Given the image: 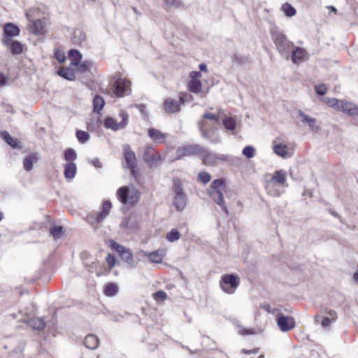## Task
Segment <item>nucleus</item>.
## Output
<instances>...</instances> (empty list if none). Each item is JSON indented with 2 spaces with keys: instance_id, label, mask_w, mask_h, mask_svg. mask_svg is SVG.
I'll return each mask as SVG.
<instances>
[{
  "instance_id": "1",
  "label": "nucleus",
  "mask_w": 358,
  "mask_h": 358,
  "mask_svg": "<svg viewBox=\"0 0 358 358\" xmlns=\"http://www.w3.org/2000/svg\"><path fill=\"white\" fill-rule=\"evenodd\" d=\"M221 110L217 114L206 112L198 121L197 124L201 136L213 143H220L221 138L216 131L220 125Z\"/></svg>"
},
{
  "instance_id": "2",
  "label": "nucleus",
  "mask_w": 358,
  "mask_h": 358,
  "mask_svg": "<svg viewBox=\"0 0 358 358\" xmlns=\"http://www.w3.org/2000/svg\"><path fill=\"white\" fill-rule=\"evenodd\" d=\"M287 187V173L283 170L275 171L265 180V189L272 196H280Z\"/></svg>"
},
{
  "instance_id": "3",
  "label": "nucleus",
  "mask_w": 358,
  "mask_h": 358,
  "mask_svg": "<svg viewBox=\"0 0 358 358\" xmlns=\"http://www.w3.org/2000/svg\"><path fill=\"white\" fill-rule=\"evenodd\" d=\"M226 185L223 179L214 180L208 189L210 197L220 206L222 210L228 214V209L225 205L223 192L225 191Z\"/></svg>"
},
{
  "instance_id": "4",
  "label": "nucleus",
  "mask_w": 358,
  "mask_h": 358,
  "mask_svg": "<svg viewBox=\"0 0 358 358\" xmlns=\"http://www.w3.org/2000/svg\"><path fill=\"white\" fill-rule=\"evenodd\" d=\"M320 99L330 107L341 110L350 116L358 117V106L351 102L338 100L335 98L321 97Z\"/></svg>"
},
{
  "instance_id": "5",
  "label": "nucleus",
  "mask_w": 358,
  "mask_h": 358,
  "mask_svg": "<svg viewBox=\"0 0 358 358\" xmlns=\"http://www.w3.org/2000/svg\"><path fill=\"white\" fill-rule=\"evenodd\" d=\"M173 205L176 210L182 211L187 204V196L183 186L178 179L174 180L172 188Z\"/></svg>"
},
{
  "instance_id": "6",
  "label": "nucleus",
  "mask_w": 358,
  "mask_h": 358,
  "mask_svg": "<svg viewBox=\"0 0 358 358\" xmlns=\"http://www.w3.org/2000/svg\"><path fill=\"white\" fill-rule=\"evenodd\" d=\"M117 195L124 204H134L140 198V192L134 187H122L118 189Z\"/></svg>"
},
{
  "instance_id": "7",
  "label": "nucleus",
  "mask_w": 358,
  "mask_h": 358,
  "mask_svg": "<svg viewBox=\"0 0 358 358\" xmlns=\"http://www.w3.org/2000/svg\"><path fill=\"white\" fill-rule=\"evenodd\" d=\"M271 34L272 40L280 53L287 51L293 46V43L288 41L285 35L277 29H271Z\"/></svg>"
},
{
  "instance_id": "8",
  "label": "nucleus",
  "mask_w": 358,
  "mask_h": 358,
  "mask_svg": "<svg viewBox=\"0 0 358 358\" xmlns=\"http://www.w3.org/2000/svg\"><path fill=\"white\" fill-rule=\"evenodd\" d=\"M239 283V280L235 275L226 274L222 276L220 286L223 292L231 294L235 292Z\"/></svg>"
},
{
  "instance_id": "9",
  "label": "nucleus",
  "mask_w": 358,
  "mask_h": 358,
  "mask_svg": "<svg viewBox=\"0 0 358 358\" xmlns=\"http://www.w3.org/2000/svg\"><path fill=\"white\" fill-rule=\"evenodd\" d=\"M129 115L127 112L121 110L119 114V121L117 118L107 117L105 120L104 125L107 129H110L113 131L124 129L128 123Z\"/></svg>"
},
{
  "instance_id": "10",
  "label": "nucleus",
  "mask_w": 358,
  "mask_h": 358,
  "mask_svg": "<svg viewBox=\"0 0 358 358\" xmlns=\"http://www.w3.org/2000/svg\"><path fill=\"white\" fill-rule=\"evenodd\" d=\"M199 155L201 157L203 163L206 165H214L218 161H227L228 157L224 155L211 152L206 148L201 146V150Z\"/></svg>"
},
{
  "instance_id": "11",
  "label": "nucleus",
  "mask_w": 358,
  "mask_h": 358,
  "mask_svg": "<svg viewBox=\"0 0 358 358\" xmlns=\"http://www.w3.org/2000/svg\"><path fill=\"white\" fill-rule=\"evenodd\" d=\"M110 208V202L104 201L102 204L101 211L87 215L86 220L92 226H97L108 215Z\"/></svg>"
},
{
  "instance_id": "12",
  "label": "nucleus",
  "mask_w": 358,
  "mask_h": 358,
  "mask_svg": "<svg viewBox=\"0 0 358 358\" xmlns=\"http://www.w3.org/2000/svg\"><path fill=\"white\" fill-rule=\"evenodd\" d=\"M110 246L118 252L121 259L126 262L131 267L136 266V262L134 260L133 254L129 249L113 241H110Z\"/></svg>"
},
{
  "instance_id": "13",
  "label": "nucleus",
  "mask_w": 358,
  "mask_h": 358,
  "mask_svg": "<svg viewBox=\"0 0 358 358\" xmlns=\"http://www.w3.org/2000/svg\"><path fill=\"white\" fill-rule=\"evenodd\" d=\"M190 80L187 83L188 90L195 94H200L201 97L206 96L202 90V83L200 81L201 73L199 71H192L190 73Z\"/></svg>"
},
{
  "instance_id": "14",
  "label": "nucleus",
  "mask_w": 358,
  "mask_h": 358,
  "mask_svg": "<svg viewBox=\"0 0 358 358\" xmlns=\"http://www.w3.org/2000/svg\"><path fill=\"white\" fill-rule=\"evenodd\" d=\"M113 87L114 94L118 97L129 95L131 92V82L126 78L117 79Z\"/></svg>"
},
{
  "instance_id": "15",
  "label": "nucleus",
  "mask_w": 358,
  "mask_h": 358,
  "mask_svg": "<svg viewBox=\"0 0 358 358\" xmlns=\"http://www.w3.org/2000/svg\"><path fill=\"white\" fill-rule=\"evenodd\" d=\"M124 158L127 164V167L131 171V174L136 178L137 162L135 153L131 150L129 145L124 146Z\"/></svg>"
},
{
  "instance_id": "16",
  "label": "nucleus",
  "mask_w": 358,
  "mask_h": 358,
  "mask_svg": "<svg viewBox=\"0 0 358 358\" xmlns=\"http://www.w3.org/2000/svg\"><path fill=\"white\" fill-rule=\"evenodd\" d=\"M276 322L279 329L283 332L289 331L295 327L294 317L285 316L282 313H278Z\"/></svg>"
},
{
  "instance_id": "17",
  "label": "nucleus",
  "mask_w": 358,
  "mask_h": 358,
  "mask_svg": "<svg viewBox=\"0 0 358 358\" xmlns=\"http://www.w3.org/2000/svg\"><path fill=\"white\" fill-rule=\"evenodd\" d=\"M143 157V160L149 164L150 168L157 166L161 159L160 155L155 153V150L151 146L144 148Z\"/></svg>"
},
{
  "instance_id": "18",
  "label": "nucleus",
  "mask_w": 358,
  "mask_h": 358,
  "mask_svg": "<svg viewBox=\"0 0 358 358\" xmlns=\"http://www.w3.org/2000/svg\"><path fill=\"white\" fill-rule=\"evenodd\" d=\"M20 29L15 24L8 22L3 27V36L1 39V43H9L10 40L13 39V37L17 36L20 34Z\"/></svg>"
},
{
  "instance_id": "19",
  "label": "nucleus",
  "mask_w": 358,
  "mask_h": 358,
  "mask_svg": "<svg viewBox=\"0 0 358 358\" xmlns=\"http://www.w3.org/2000/svg\"><path fill=\"white\" fill-rule=\"evenodd\" d=\"M200 150L201 146L199 145H187L179 147L176 150V159L191 155H199Z\"/></svg>"
},
{
  "instance_id": "20",
  "label": "nucleus",
  "mask_w": 358,
  "mask_h": 358,
  "mask_svg": "<svg viewBox=\"0 0 358 358\" xmlns=\"http://www.w3.org/2000/svg\"><path fill=\"white\" fill-rule=\"evenodd\" d=\"M164 108L166 113H176L180 111V104L173 99L167 98L164 101Z\"/></svg>"
},
{
  "instance_id": "21",
  "label": "nucleus",
  "mask_w": 358,
  "mask_h": 358,
  "mask_svg": "<svg viewBox=\"0 0 358 358\" xmlns=\"http://www.w3.org/2000/svg\"><path fill=\"white\" fill-rule=\"evenodd\" d=\"M273 152L282 158H289L292 156V150L283 143L275 144L273 146Z\"/></svg>"
},
{
  "instance_id": "22",
  "label": "nucleus",
  "mask_w": 358,
  "mask_h": 358,
  "mask_svg": "<svg viewBox=\"0 0 358 358\" xmlns=\"http://www.w3.org/2000/svg\"><path fill=\"white\" fill-rule=\"evenodd\" d=\"M221 120L227 130L230 131L233 134H236V122L232 117L227 116L221 111Z\"/></svg>"
},
{
  "instance_id": "23",
  "label": "nucleus",
  "mask_w": 358,
  "mask_h": 358,
  "mask_svg": "<svg viewBox=\"0 0 358 358\" xmlns=\"http://www.w3.org/2000/svg\"><path fill=\"white\" fill-rule=\"evenodd\" d=\"M299 115L301 118V122L308 124L310 129L313 131H318L320 127L317 124L315 118L311 117L305 114L302 110L299 111Z\"/></svg>"
},
{
  "instance_id": "24",
  "label": "nucleus",
  "mask_w": 358,
  "mask_h": 358,
  "mask_svg": "<svg viewBox=\"0 0 358 358\" xmlns=\"http://www.w3.org/2000/svg\"><path fill=\"white\" fill-rule=\"evenodd\" d=\"M307 57V52L302 48L296 47L292 52L291 59L293 63L299 64Z\"/></svg>"
},
{
  "instance_id": "25",
  "label": "nucleus",
  "mask_w": 358,
  "mask_h": 358,
  "mask_svg": "<svg viewBox=\"0 0 358 358\" xmlns=\"http://www.w3.org/2000/svg\"><path fill=\"white\" fill-rule=\"evenodd\" d=\"M148 132L150 138L156 143H162L166 140V135L157 129L150 128Z\"/></svg>"
},
{
  "instance_id": "26",
  "label": "nucleus",
  "mask_w": 358,
  "mask_h": 358,
  "mask_svg": "<svg viewBox=\"0 0 358 358\" xmlns=\"http://www.w3.org/2000/svg\"><path fill=\"white\" fill-rule=\"evenodd\" d=\"M2 44L6 46L13 55H20L22 52L23 45L17 41L12 39L9 43H2Z\"/></svg>"
},
{
  "instance_id": "27",
  "label": "nucleus",
  "mask_w": 358,
  "mask_h": 358,
  "mask_svg": "<svg viewBox=\"0 0 358 358\" xmlns=\"http://www.w3.org/2000/svg\"><path fill=\"white\" fill-rule=\"evenodd\" d=\"M33 329L43 330L45 327V322L41 317H34L26 322Z\"/></svg>"
},
{
  "instance_id": "28",
  "label": "nucleus",
  "mask_w": 358,
  "mask_h": 358,
  "mask_svg": "<svg viewBox=\"0 0 358 358\" xmlns=\"http://www.w3.org/2000/svg\"><path fill=\"white\" fill-rule=\"evenodd\" d=\"M38 157L36 153H32L27 156L23 161L24 169L30 171L33 169V164L37 162Z\"/></svg>"
},
{
  "instance_id": "29",
  "label": "nucleus",
  "mask_w": 358,
  "mask_h": 358,
  "mask_svg": "<svg viewBox=\"0 0 358 358\" xmlns=\"http://www.w3.org/2000/svg\"><path fill=\"white\" fill-rule=\"evenodd\" d=\"M76 165L73 162H69L65 165L64 174L66 179H73L76 173Z\"/></svg>"
},
{
  "instance_id": "30",
  "label": "nucleus",
  "mask_w": 358,
  "mask_h": 358,
  "mask_svg": "<svg viewBox=\"0 0 358 358\" xmlns=\"http://www.w3.org/2000/svg\"><path fill=\"white\" fill-rule=\"evenodd\" d=\"M84 343L87 348L94 350L99 345V339L96 336L90 334L85 337Z\"/></svg>"
},
{
  "instance_id": "31",
  "label": "nucleus",
  "mask_w": 358,
  "mask_h": 358,
  "mask_svg": "<svg viewBox=\"0 0 358 358\" xmlns=\"http://www.w3.org/2000/svg\"><path fill=\"white\" fill-rule=\"evenodd\" d=\"M57 73L59 76L68 80H74L76 78V75L74 71L68 67H62L58 71Z\"/></svg>"
},
{
  "instance_id": "32",
  "label": "nucleus",
  "mask_w": 358,
  "mask_h": 358,
  "mask_svg": "<svg viewBox=\"0 0 358 358\" xmlns=\"http://www.w3.org/2000/svg\"><path fill=\"white\" fill-rule=\"evenodd\" d=\"M86 35L83 31L79 29H76L73 31L72 36V41L74 43L81 45L85 41Z\"/></svg>"
},
{
  "instance_id": "33",
  "label": "nucleus",
  "mask_w": 358,
  "mask_h": 358,
  "mask_svg": "<svg viewBox=\"0 0 358 358\" xmlns=\"http://www.w3.org/2000/svg\"><path fill=\"white\" fill-rule=\"evenodd\" d=\"M165 255L164 250H158L157 251L148 253V257L150 262L154 263H160L162 262Z\"/></svg>"
},
{
  "instance_id": "34",
  "label": "nucleus",
  "mask_w": 358,
  "mask_h": 358,
  "mask_svg": "<svg viewBox=\"0 0 358 358\" xmlns=\"http://www.w3.org/2000/svg\"><path fill=\"white\" fill-rule=\"evenodd\" d=\"M121 227L123 229H127V232H131L135 229L137 228V224L136 223L134 219L131 217L124 218L122 223Z\"/></svg>"
},
{
  "instance_id": "35",
  "label": "nucleus",
  "mask_w": 358,
  "mask_h": 358,
  "mask_svg": "<svg viewBox=\"0 0 358 358\" xmlns=\"http://www.w3.org/2000/svg\"><path fill=\"white\" fill-rule=\"evenodd\" d=\"M45 22L41 20H36L33 22L31 31L36 34H41L45 27Z\"/></svg>"
},
{
  "instance_id": "36",
  "label": "nucleus",
  "mask_w": 358,
  "mask_h": 358,
  "mask_svg": "<svg viewBox=\"0 0 358 358\" xmlns=\"http://www.w3.org/2000/svg\"><path fill=\"white\" fill-rule=\"evenodd\" d=\"M69 59L71 60V66L78 64V63L81 61L82 59L81 53L76 50H71L69 52Z\"/></svg>"
},
{
  "instance_id": "37",
  "label": "nucleus",
  "mask_w": 358,
  "mask_h": 358,
  "mask_svg": "<svg viewBox=\"0 0 358 358\" xmlns=\"http://www.w3.org/2000/svg\"><path fill=\"white\" fill-rule=\"evenodd\" d=\"M166 238L170 243L177 241L180 238V233L178 229H172L166 234Z\"/></svg>"
},
{
  "instance_id": "38",
  "label": "nucleus",
  "mask_w": 358,
  "mask_h": 358,
  "mask_svg": "<svg viewBox=\"0 0 358 358\" xmlns=\"http://www.w3.org/2000/svg\"><path fill=\"white\" fill-rule=\"evenodd\" d=\"M50 234L55 239L60 238L64 234V229L61 226L53 225L49 230Z\"/></svg>"
},
{
  "instance_id": "39",
  "label": "nucleus",
  "mask_w": 358,
  "mask_h": 358,
  "mask_svg": "<svg viewBox=\"0 0 358 358\" xmlns=\"http://www.w3.org/2000/svg\"><path fill=\"white\" fill-rule=\"evenodd\" d=\"M105 101L99 95L95 96L93 100L94 110L99 112L103 108Z\"/></svg>"
},
{
  "instance_id": "40",
  "label": "nucleus",
  "mask_w": 358,
  "mask_h": 358,
  "mask_svg": "<svg viewBox=\"0 0 358 358\" xmlns=\"http://www.w3.org/2000/svg\"><path fill=\"white\" fill-rule=\"evenodd\" d=\"M231 60L233 63L242 65L248 62L249 58L245 55L235 53L231 57Z\"/></svg>"
},
{
  "instance_id": "41",
  "label": "nucleus",
  "mask_w": 358,
  "mask_h": 358,
  "mask_svg": "<svg viewBox=\"0 0 358 358\" xmlns=\"http://www.w3.org/2000/svg\"><path fill=\"white\" fill-rule=\"evenodd\" d=\"M117 286L115 283H108L105 287L104 294L108 296H113L117 294Z\"/></svg>"
},
{
  "instance_id": "42",
  "label": "nucleus",
  "mask_w": 358,
  "mask_h": 358,
  "mask_svg": "<svg viewBox=\"0 0 358 358\" xmlns=\"http://www.w3.org/2000/svg\"><path fill=\"white\" fill-rule=\"evenodd\" d=\"M2 138L11 147L15 148L17 145V141L13 138L7 131H3L1 134Z\"/></svg>"
},
{
  "instance_id": "43",
  "label": "nucleus",
  "mask_w": 358,
  "mask_h": 358,
  "mask_svg": "<svg viewBox=\"0 0 358 358\" xmlns=\"http://www.w3.org/2000/svg\"><path fill=\"white\" fill-rule=\"evenodd\" d=\"M281 9L287 17H292L296 14L295 8L289 3H285Z\"/></svg>"
},
{
  "instance_id": "44",
  "label": "nucleus",
  "mask_w": 358,
  "mask_h": 358,
  "mask_svg": "<svg viewBox=\"0 0 358 358\" xmlns=\"http://www.w3.org/2000/svg\"><path fill=\"white\" fill-rule=\"evenodd\" d=\"M92 65L91 62H80L78 64H76L75 66L77 67V71L80 73H83L90 70V67Z\"/></svg>"
},
{
  "instance_id": "45",
  "label": "nucleus",
  "mask_w": 358,
  "mask_h": 358,
  "mask_svg": "<svg viewBox=\"0 0 358 358\" xmlns=\"http://www.w3.org/2000/svg\"><path fill=\"white\" fill-rule=\"evenodd\" d=\"M77 157V154L72 148H68L64 152V159L66 161L72 162Z\"/></svg>"
},
{
  "instance_id": "46",
  "label": "nucleus",
  "mask_w": 358,
  "mask_h": 358,
  "mask_svg": "<svg viewBox=\"0 0 358 358\" xmlns=\"http://www.w3.org/2000/svg\"><path fill=\"white\" fill-rule=\"evenodd\" d=\"M76 137L80 143H84L89 140L90 135L86 131L78 130L76 131Z\"/></svg>"
},
{
  "instance_id": "47",
  "label": "nucleus",
  "mask_w": 358,
  "mask_h": 358,
  "mask_svg": "<svg viewBox=\"0 0 358 358\" xmlns=\"http://www.w3.org/2000/svg\"><path fill=\"white\" fill-rule=\"evenodd\" d=\"M198 179L200 182H203V184H207L210 182L211 179V176L210 173L206 171H201L198 175Z\"/></svg>"
},
{
  "instance_id": "48",
  "label": "nucleus",
  "mask_w": 358,
  "mask_h": 358,
  "mask_svg": "<svg viewBox=\"0 0 358 358\" xmlns=\"http://www.w3.org/2000/svg\"><path fill=\"white\" fill-rule=\"evenodd\" d=\"M242 152L247 158H252L255 156V149L251 145H247L243 148Z\"/></svg>"
},
{
  "instance_id": "49",
  "label": "nucleus",
  "mask_w": 358,
  "mask_h": 358,
  "mask_svg": "<svg viewBox=\"0 0 358 358\" xmlns=\"http://www.w3.org/2000/svg\"><path fill=\"white\" fill-rule=\"evenodd\" d=\"M55 57L59 63L64 62L66 59L64 52L59 48L55 50Z\"/></svg>"
},
{
  "instance_id": "50",
  "label": "nucleus",
  "mask_w": 358,
  "mask_h": 358,
  "mask_svg": "<svg viewBox=\"0 0 358 358\" xmlns=\"http://www.w3.org/2000/svg\"><path fill=\"white\" fill-rule=\"evenodd\" d=\"M153 299L157 301H164L166 298V294L162 290L157 291L152 294Z\"/></svg>"
},
{
  "instance_id": "51",
  "label": "nucleus",
  "mask_w": 358,
  "mask_h": 358,
  "mask_svg": "<svg viewBox=\"0 0 358 358\" xmlns=\"http://www.w3.org/2000/svg\"><path fill=\"white\" fill-rule=\"evenodd\" d=\"M315 90L316 91V93L319 95H324L326 94L327 91V87L324 84L317 85L315 86Z\"/></svg>"
},
{
  "instance_id": "52",
  "label": "nucleus",
  "mask_w": 358,
  "mask_h": 358,
  "mask_svg": "<svg viewBox=\"0 0 358 358\" xmlns=\"http://www.w3.org/2000/svg\"><path fill=\"white\" fill-rule=\"evenodd\" d=\"M106 261L108 265L109 268L111 269L115 264L116 259L113 255L108 254L106 258Z\"/></svg>"
},
{
  "instance_id": "53",
  "label": "nucleus",
  "mask_w": 358,
  "mask_h": 358,
  "mask_svg": "<svg viewBox=\"0 0 358 358\" xmlns=\"http://www.w3.org/2000/svg\"><path fill=\"white\" fill-rule=\"evenodd\" d=\"M332 320L329 317H325L322 319L321 324L324 328L329 329L330 324L333 322Z\"/></svg>"
},
{
  "instance_id": "54",
  "label": "nucleus",
  "mask_w": 358,
  "mask_h": 358,
  "mask_svg": "<svg viewBox=\"0 0 358 358\" xmlns=\"http://www.w3.org/2000/svg\"><path fill=\"white\" fill-rule=\"evenodd\" d=\"M8 78L4 74L0 73V86H4L8 85Z\"/></svg>"
},
{
  "instance_id": "55",
  "label": "nucleus",
  "mask_w": 358,
  "mask_h": 358,
  "mask_svg": "<svg viewBox=\"0 0 358 358\" xmlns=\"http://www.w3.org/2000/svg\"><path fill=\"white\" fill-rule=\"evenodd\" d=\"M90 163L96 168L101 167V163L98 158L92 159V160H90Z\"/></svg>"
},
{
  "instance_id": "56",
  "label": "nucleus",
  "mask_w": 358,
  "mask_h": 358,
  "mask_svg": "<svg viewBox=\"0 0 358 358\" xmlns=\"http://www.w3.org/2000/svg\"><path fill=\"white\" fill-rule=\"evenodd\" d=\"M327 314H328V317H330L331 320H332V321H335L336 320V313L333 310H329L328 312H327Z\"/></svg>"
},
{
  "instance_id": "57",
  "label": "nucleus",
  "mask_w": 358,
  "mask_h": 358,
  "mask_svg": "<svg viewBox=\"0 0 358 358\" xmlns=\"http://www.w3.org/2000/svg\"><path fill=\"white\" fill-rule=\"evenodd\" d=\"M239 334L242 335L252 334L251 330L246 329L245 328L241 327L238 330Z\"/></svg>"
},
{
  "instance_id": "58",
  "label": "nucleus",
  "mask_w": 358,
  "mask_h": 358,
  "mask_svg": "<svg viewBox=\"0 0 358 358\" xmlns=\"http://www.w3.org/2000/svg\"><path fill=\"white\" fill-rule=\"evenodd\" d=\"M176 0H164V3L167 7H171L174 6Z\"/></svg>"
},
{
  "instance_id": "59",
  "label": "nucleus",
  "mask_w": 358,
  "mask_h": 358,
  "mask_svg": "<svg viewBox=\"0 0 358 358\" xmlns=\"http://www.w3.org/2000/svg\"><path fill=\"white\" fill-rule=\"evenodd\" d=\"M278 313H281L280 308H272V310H269V313H271L277 317Z\"/></svg>"
},
{
  "instance_id": "60",
  "label": "nucleus",
  "mask_w": 358,
  "mask_h": 358,
  "mask_svg": "<svg viewBox=\"0 0 358 358\" xmlns=\"http://www.w3.org/2000/svg\"><path fill=\"white\" fill-rule=\"evenodd\" d=\"M353 280L355 283L358 284V271L354 273Z\"/></svg>"
},
{
  "instance_id": "61",
  "label": "nucleus",
  "mask_w": 358,
  "mask_h": 358,
  "mask_svg": "<svg viewBox=\"0 0 358 358\" xmlns=\"http://www.w3.org/2000/svg\"><path fill=\"white\" fill-rule=\"evenodd\" d=\"M199 69L201 71H207V66L205 64H200Z\"/></svg>"
},
{
  "instance_id": "62",
  "label": "nucleus",
  "mask_w": 358,
  "mask_h": 358,
  "mask_svg": "<svg viewBox=\"0 0 358 358\" xmlns=\"http://www.w3.org/2000/svg\"><path fill=\"white\" fill-rule=\"evenodd\" d=\"M179 102V103L181 105H184L185 103V98L184 96H180L179 98V101H178Z\"/></svg>"
},
{
  "instance_id": "63",
  "label": "nucleus",
  "mask_w": 358,
  "mask_h": 358,
  "mask_svg": "<svg viewBox=\"0 0 358 358\" xmlns=\"http://www.w3.org/2000/svg\"><path fill=\"white\" fill-rule=\"evenodd\" d=\"M242 351L245 354H251V353H255L256 352L255 350H246L243 349Z\"/></svg>"
},
{
  "instance_id": "64",
  "label": "nucleus",
  "mask_w": 358,
  "mask_h": 358,
  "mask_svg": "<svg viewBox=\"0 0 358 358\" xmlns=\"http://www.w3.org/2000/svg\"><path fill=\"white\" fill-rule=\"evenodd\" d=\"M138 254H139V255H141V257H148V253H147V252H144V251H143V250L139 251Z\"/></svg>"
}]
</instances>
